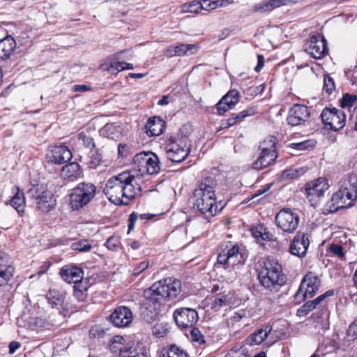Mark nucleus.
I'll return each instance as SVG.
<instances>
[{
	"label": "nucleus",
	"instance_id": "f257e3e1",
	"mask_svg": "<svg viewBox=\"0 0 357 357\" xmlns=\"http://www.w3.org/2000/svg\"><path fill=\"white\" fill-rule=\"evenodd\" d=\"M181 291V283L176 279L167 278L153 283L143 293L141 316L147 323L156 320L164 301L175 299Z\"/></svg>",
	"mask_w": 357,
	"mask_h": 357
},
{
	"label": "nucleus",
	"instance_id": "f03ea898",
	"mask_svg": "<svg viewBox=\"0 0 357 357\" xmlns=\"http://www.w3.org/2000/svg\"><path fill=\"white\" fill-rule=\"evenodd\" d=\"M138 176L126 171L111 177L103 189L104 194L115 205H128L142 192Z\"/></svg>",
	"mask_w": 357,
	"mask_h": 357
},
{
	"label": "nucleus",
	"instance_id": "7ed1b4c3",
	"mask_svg": "<svg viewBox=\"0 0 357 357\" xmlns=\"http://www.w3.org/2000/svg\"><path fill=\"white\" fill-rule=\"evenodd\" d=\"M258 279L262 287L273 291H277L285 284L287 276L278 260L269 256L266 258L258 271Z\"/></svg>",
	"mask_w": 357,
	"mask_h": 357
},
{
	"label": "nucleus",
	"instance_id": "20e7f679",
	"mask_svg": "<svg viewBox=\"0 0 357 357\" xmlns=\"http://www.w3.org/2000/svg\"><path fill=\"white\" fill-rule=\"evenodd\" d=\"M213 183L211 178H205L199 184L198 188L194 190L192 198L194 208L201 213H208L211 216L215 215L218 211Z\"/></svg>",
	"mask_w": 357,
	"mask_h": 357
},
{
	"label": "nucleus",
	"instance_id": "39448f33",
	"mask_svg": "<svg viewBox=\"0 0 357 357\" xmlns=\"http://www.w3.org/2000/svg\"><path fill=\"white\" fill-rule=\"evenodd\" d=\"M26 196L35 204L36 208L43 213H49L56 204L54 194L45 183L31 185L26 191Z\"/></svg>",
	"mask_w": 357,
	"mask_h": 357
},
{
	"label": "nucleus",
	"instance_id": "423d86ee",
	"mask_svg": "<svg viewBox=\"0 0 357 357\" xmlns=\"http://www.w3.org/2000/svg\"><path fill=\"white\" fill-rule=\"evenodd\" d=\"M167 158L172 162H183L190 152V144L187 135L178 133L172 135L165 146Z\"/></svg>",
	"mask_w": 357,
	"mask_h": 357
},
{
	"label": "nucleus",
	"instance_id": "0eeeda50",
	"mask_svg": "<svg viewBox=\"0 0 357 357\" xmlns=\"http://www.w3.org/2000/svg\"><path fill=\"white\" fill-rule=\"evenodd\" d=\"M96 187L91 183L77 184L69 195V205L74 211L86 206L96 196Z\"/></svg>",
	"mask_w": 357,
	"mask_h": 357
},
{
	"label": "nucleus",
	"instance_id": "6e6552de",
	"mask_svg": "<svg viewBox=\"0 0 357 357\" xmlns=\"http://www.w3.org/2000/svg\"><path fill=\"white\" fill-rule=\"evenodd\" d=\"M356 201V188L348 183V185L342 186L333 195L327 206L330 212H335L339 209L353 206Z\"/></svg>",
	"mask_w": 357,
	"mask_h": 357
},
{
	"label": "nucleus",
	"instance_id": "1a4fd4ad",
	"mask_svg": "<svg viewBox=\"0 0 357 357\" xmlns=\"http://www.w3.org/2000/svg\"><path fill=\"white\" fill-rule=\"evenodd\" d=\"M321 287V279L312 272L306 273L302 279L299 288L294 295L296 303L304 301L307 296L313 297Z\"/></svg>",
	"mask_w": 357,
	"mask_h": 357
},
{
	"label": "nucleus",
	"instance_id": "9d476101",
	"mask_svg": "<svg viewBox=\"0 0 357 357\" xmlns=\"http://www.w3.org/2000/svg\"><path fill=\"white\" fill-rule=\"evenodd\" d=\"M248 258L245 249H241L237 244L232 245L227 250H222L217 257V262L223 265L225 268L237 264H243Z\"/></svg>",
	"mask_w": 357,
	"mask_h": 357
},
{
	"label": "nucleus",
	"instance_id": "9b49d317",
	"mask_svg": "<svg viewBox=\"0 0 357 357\" xmlns=\"http://www.w3.org/2000/svg\"><path fill=\"white\" fill-rule=\"evenodd\" d=\"M275 222L278 229L284 232L292 234L299 225L300 218L291 208H283L277 213Z\"/></svg>",
	"mask_w": 357,
	"mask_h": 357
},
{
	"label": "nucleus",
	"instance_id": "f8f14e48",
	"mask_svg": "<svg viewBox=\"0 0 357 357\" xmlns=\"http://www.w3.org/2000/svg\"><path fill=\"white\" fill-rule=\"evenodd\" d=\"M321 118L324 125L334 131H337L345 126L344 112L335 107H325L321 113Z\"/></svg>",
	"mask_w": 357,
	"mask_h": 357
},
{
	"label": "nucleus",
	"instance_id": "ddd939ff",
	"mask_svg": "<svg viewBox=\"0 0 357 357\" xmlns=\"http://www.w3.org/2000/svg\"><path fill=\"white\" fill-rule=\"evenodd\" d=\"M305 51L314 59H321L328 52L327 41L321 35L312 36L304 46Z\"/></svg>",
	"mask_w": 357,
	"mask_h": 357
},
{
	"label": "nucleus",
	"instance_id": "4468645a",
	"mask_svg": "<svg viewBox=\"0 0 357 357\" xmlns=\"http://www.w3.org/2000/svg\"><path fill=\"white\" fill-rule=\"evenodd\" d=\"M174 319L179 328H192L198 321L197 312L192 308L183 307L176 309L174 312Z\"/></svg>",
	"mask_w": 357,
	"mask_h": 357
},
{
	"label": "nucleus",
	"instance_id": "2eb2a0df",
	"mask_svg": "<svg viewBox=\"0 0 357 357\" xmlns=\"http://www.w3.org/2000/svg\"><path fill=\"white\" fill-rule=\"evenodd\" d=\"M269 143L270 147L264 146L266 144L265 142H264L262 145L260 146L261 148L260 155L252 164V167L255 169L259 170L267 167L268 166L271 165L277 158L275 144L271 141Z\"/></svg>",
	"mask_w": 357,
	"mask_h": 357
},
{
	"label": "nucleus",
	"instance_id": "dca6fc26",
	"mask_svg": "<svg viewBox=\"0 0 357 357\" xmlns=\"http://www.w3.org/2000/svg\"><path fill=\"white\" fill-rule=\"evenodd\" d=\"M310 116V112L307 106L295 104L289 111L287 121L291 126H297L307 121Z\"/></svg>",
	"mask_w": 357,
	"mask_h": 357
},
{
	"label": "nucleus",
	"instance_id": "f3484780",
	"mask_svg": "<svg viewBox=\"0 0 357 357\" xmlns=\"http://www.w3.org/2000/svg\"><path fill=\"white\" fill-rule=\"evenodd\" d=\"M133 320V314L130 308L126 306L117 307L109 315V321L119 328L128 326Z\"/></svg>",
	"mask_w": 357,
	"mask_h": 357
},
{
	"label": "nucleus",
	"instance_id": "a211bd4d",
	"mask_svg": "<svg viewBox=\"0 0 357 357\" xmlns=\"http://www.w3.org/2000/svg\"><path fill=\"white\" fill-rule=\"evenodd\" d=\"M328 188L329 185L326 178L319 177L305 184V193L309 200L312 202L314 201L316 198L323 197Z\"/></svg>",
	"mask_w": 357,
	"mask_h": 357
},
{
	"label": "nucleus",
	"instance_id": "6ab92c4d",
	"mask_svg": "<svg viewBox=\"0 0 357 357\" xmlns=\"http://www.w3.org/2000/svg\"><path fill=\"white\" fill-rule=\"evenodd\" d=\"M310 242L304 232L298 231L294 236L289 247V252L296 256L303 257L305 255Z\"/></svg>",
	"mask_w": 357,
	"mask_h": 357
},
{
	"label": "nucleus",
	"instance_id": "aec40b11",
	"mask_svg": "<svg viewBox=\"0 0 357 357\" xmlns=\"http://www.w3.org/2000/svg\"><path fill=\"white\" fill-rule=\"evenodd\" d=\"M73 154L70 150L66 146H54L48 155V158L52 162L61 165L70 161Z\"/></svg>",
	"mask_w": 357,
	"mask_h": 357
},
{
	"label": "nucleus",
	"instance_id": "412c9836",
	"mask_svg": "<svg viewBox=\"0 0 357 357\" xmlns=\"http://www.w3.org/2000/svg\"><path fill=\"white\" fill-rule=\"evenodd\" d=\"M60 275L63 280L68 283L78 284L82 282L84 276L83 270L75 266H65L61 271Z\"/></svg>",
	"mask_w": 357,
	"mask_h": 357
},
{
	"label": "nucleus",
	"instance_id": "4be33fe9",
	"mask_svg": "<svg viewBox=\"0 0 357 357\" xmlns=\"http://www.w3.org/2000/svg\"><path fill=\"white\" fill-rule=\"evenodd\" d=\"M82 176L81 167L75 162L66 165L61 171V178L67 182H74L81 178Z\"/></svg>",
	"mask_w": 357,
	"mask_h": 357
},
{
	"label": "nucleus",
	"instance_id": "5701e85b",
	"mask_svg": "<svg viewBox=\"0 0 357 357\" xmlns=\"http://www.w3.org/2000/svg\"><path fill=\"white\" fill-rule=\"evenodd\" d=\"M252 236L256 241L263 245L266 241H272L275 240L274 235L267 230V228L262 224H258L250 229Z\"/></svg>",
	"mask_w": 357,
	"mask_h": 357
},
{
	"label": "nucleus",
	"instance_id": "b1692460",
	"mask_svg": "<svg viewBox=\"0 0 357 357\" xmlns=\"http://www.w3.org/2000/svg\"><path fill=\"white\" fill-rule=\"evenodd\" d=\"M15 47L16 42L10 36L0 40V61L8 59Z\"/></svg>",
	"mask_w": 357,
	"mask_h": 357
},
{
	"label": "nucleus",
	"instance_id": "393cba45",
	"mask_svg": "<svg viewBox=\"0 0 357 357\" xmlns=\"http://www.w3.org/2000/svg\"><path fill=\"white\" fill-rule=\"evenodd\" d=\"M122 128L119 123H108L100 130V135L114 140H118L121 136Z\"/></svg>",
	"mask_w": 357,
	"mask_h": 357
},
{
	"label": "nucleus",
	"instance_id": "a878e982",
	"mask_svg": "<svg viewBox=\"0 0 357 357\" xmlns=\"http://www.w3.org/2000/svg\"><path fill=\"white\" fill-rule=\"evenodd\" d=\"M198 50V47L196 45L193 44H180L174 47H169L167 52L169 53V56H183L185 55H192L195 54Z\"/></svg>",
	"mask_w": 357,
	"mask_h": 357
},
{
	"label": "nucleus",
	"instance_id": "bb28decb",
	"mask_svg": "<svg viewBox=\"0 0 357 357\" xmlns=\"http://www.w3.org/2000/svg\"><path fill=\"white\" fill-rule=\"evenodd\" d=\"M146 133L150 136H158L162 132L164 121L158 116H153L146 124Z\"/></svg>",
	"mask_w": 357,
	"mask_h": 357
},
{
	"label": "nucleus",
	"instance_id": "cd10ccee",
	"mask_svg": "<svg viewBox=\"0 0 357 357\" xmlns=\"http://www.w3.org/2000/svg\"><path fill=\"white\" fill-rule=\"evenodd\" d=\"M45 297L48 303L52 307H58L63 303L66 296L64 292L59 289H50Z\"/></svg>",
	"mask_w": 357,
	"mask_h": 357
},
{
	"label": "nucleus",
	"instance_id": "c85d7f7f",
	"mask_svg": "<svg viewBox=\"0 0 357 357\" xmlns=\"http://www.w3.org/2000/svg\"><path fill=\"white\" fill-rule=\"evenodd\" d=\"M292 0H269L264 1L255 6L257 12L271 11L282 6L288 4Z\"/></svg>",
	"mask_w": 357,
	"mask_h": 357
},
{
	"label": "nucleus",
	"instance_id": "c756f323",
	"mask_svg": "<svg viewBox=\"0 0 357 357\" xmlns=\"http://www.w3.org/2000/svg\"><path fill=\"white\" fill-rule=\"evenodd\" d=\"M271 330V327L268 325L257 330L248 336V343L252 345L261 344L267 337Z\"/></svg>",
	"mask_w": 357,
	"mask_h": 357
},
{
	"label": "nucleus",
	"instance_id": "7c9ffc66",
	"mask_svg": "<svg viewBox=\"0 0 357 357\" xmlns=\"http://www.w3.org/2000/svg\"><path fill=\"white\" fill-rule=\"evenodd\" d=\"M147 160V165L145 166L144 170L142 172V175L144 173L149 174H158L160 169V160L158 155L153 152H150V155Z\"/></svg>",
	"mask_w": 357,
	"mask_h": 357
},
{
	"label": "nucleus",
	"instance_id": "2f4dec72",
	"mask_svg": "<svg viewBox=\"0 0 357 357\" xmlns=\"http://www.w3.org/2000/svg\"><path fill=\"white\" fill-rule=\"evenodd\" d=\"M16 193L10 200V205L15 208L20 215L24 212L25 197L24 193L16 188Z\"/></svg>",
	"mask_w": 357,
	"mask_h": 357
},
{
	"label": "nucleus",
	"instance_id": "473e14b6",
	"mask_svg": "<svg viewBox=\"0 0 357 357\" xmlns=\"http://www.w3.org/2000/svg\"><path fill=\"white\" fill-rule=\"evenodd\" d=\"M150 152H142L136 154L133 158V164L139 173L142 175V172L144 170V167L147 165L146 162L148 161V158L149 157Z\"/></svg>",
	"mask_w": 357,
	"mask_h": 357
},
{
	"label": "nucleus",
	"instance_id": "72a5a7b5",
	"mask_svg": "<svg viewBox=\"0 0 357 357\" xmlns=\"http://www.w3.org/2000/svg\"><path fill=\"white\" fill-rule=\"evenodd\" d=\"M102 158V154L95 148L90 150L86 163L88 165L89 168L95 169L100 164Z\"/></svg>",
	"mask_w": 357,
	"mask_h": 357
},
{
	"label": "nucleus",
	"instance_id": "f704fd0d",
	"mask_svg": "<svg viewBox=\"0 0 357 357\" xmlns=\"http://www.w3.org/2000/svg\"><path fill=\"white\" fill-rule=\"evenodd\" d=\"M234 94L236 95V93L234 92H227L216 104L215 107L218 114L222 115L227 111L232 109V107L229 105L228 99L231 96L234 97Z\"/></svg>",
	"mask_w": 357,
	"mask_h": 357
},
{
	"label": "nucleus",
	"instance_id": "c9c22d12",
	"mask_svg": "<svg viewBox=\"0 0 357 357\" xmlns=\"http://www.w3.org/2000/svg\"><path fill=\"white\" fill-rule=\"evenodd\" d=\"M160 357H188V355L184 350L173 344L168 349L162 350Z\"/></svg>",
	"mask_w": 357,
	"mask_h": 357
},
{
	"label": "nucleus",
	"instance_id": "e433bc0d",
	"mask_svg": "<svg viewBox=\"0 0 357 357\" xmlns=\"http://www.w3.org/2000/svg\"><path fill=\"white\" fill-rule=\"evenodd\" d=\"M257 108L255 107H251L247 108L239 113L231 114L230 119H233L234 125L236 123L243 121L246 117L250 116L256 114Z\"/></svg>",
	"mask_w": 357,
	"mask_h": 357
},
{
	"label": "nucleus",
	"instance_id": "4c0bfd02",
	"mask_svg": "<svg viewBox=\"0 0 357 357\" xmlns=\"http://www.w3.org/2000/svg\"><path fill=\"white\" fill-rule=\"evenodd\" d=\"M357 104V95L345 93L343 95L341 101L340 106L342 108H351Z\"/></svg>",
	"mask_w": 357,
	"mask_h": 357
},
{
	"label": "nucleus",
	"instance_id": "58836bf2",
	"mask_svg": "<svg viewBox=\"0 0 357 357\" xmlns=\"http://www.w3.org/2000/svg\"><path fill=\"white\" fill-rule=\"evenodd\" d=\"M183 13H198L202 10L201 1H193L190 3H185L181 6Z\"/></svg>",
	"mask_w": 357,
	"mask_h": 357
},
{
	"label": "nucleus",
	"instance_id": "ea45409f",
	"mask_svg": "<svg viewBox=\"0 0 357 357\" xmlns=\"http://www.w3.org/2000/svg\"><path fill=\"white\" fill-rule=\"evenodd\" d=\"M305 170L303 168H290L283 171L282 176L284 179H296L303 174Z\"/></svg>",
	"mask_w": 357,
	"mask_h": 357
},
{
	"label": "nucleus",
	"instance_id": "a19ab883",
	"mask_svg": "<svg viewBox=\"0 0 357 357\" xmlns=\"http://www.w3.org/2000/svg\"><path fill=\"white\" fill-rule=\"evenodd\" d=\"M15 268L0 269V286L6 285L13 276Z\"/></svg>",
	"mask_w": 357,
	"mask_h": 357
},
{
	"label": "nucleus",
	"instance_id": "79ce46f5",
	"mask_svg": "<svg viewBox=\"0 0 357 357\" xmlns=\"http://www.w3.org/2000/svg\"><path fill=\"white\" fill-rule=\"evenodd\" d=\"M72 249L79 252H89L92 246L86 240H82L72 244Z\"/></svg>",
	"mask_w": 357,
	"mask_h": 357
},
{
	"label": "nucleus",
	"instance_id": "37998d69",
	"mask_svg": "<svg viewBox=\"0 0 357 357\" xmlns=\"http://www.w3.org/2000/svg\"><path fill=\"white\" fill-rule=\"evenodd\" d=\"M314 146V142L311 140H305L299 142L291 143L289 146L294 150L297 151H305L309 147H313Z\"/></svg>",
	"mask_w": 357,
	"mask_h": 357
},
{
	"label": "nucleus",
	"instance_id": "c03bdc74",
	"mask_svg": "<svg viewBox=\"0 0 357 357\" xmlns=\"http://www.w3.org/2000/svg\"><path fill=\"white\" fill-rule=\"evenodd\" d=\"M335 89V81L330 75H326L324 78L323 90L328 94H331Z\"/></svg>",
	"mask_w": 357,
	"mask_h": 357
},
{
	"label": "nucleus",
	"instance_id": "a18cd8bd",
	"mask_svg": "<svg viewBox=\"0 0 357 357\" xmlns=\"http://www.w3.org/2000/svg\"><path fill=\"white\" fill-rule=\"evenodd\" d=\"M78 138L79 140H82V144L84 147L88 148L90 150L96 148L94 139L90 135L81 132L79 134Z\"/></svg>",
	"mask_w": 357,
	"mask_h": 357
},
{
	"label": "nucleus",
	"instance_id": "49530a36",
	"mask_svg": "<svg viewBox=\"0 0 357 357\" xmlns=\"http://www.w3.org/2000/svg\"><path fill=\"white\" fill-rule=\"evenodd\" d=\"M327 250L341 259L344 258L343 247L340 244L331 243L329 245Z\"/></svg>",
	"mask_w": 357,
	"mask_h": 357
},
{
	"label": "nucleus",
	"instance_id": "de8ad7c7",
	"mask_svg": "<svg viewBox=\"0 0 357 357\" xmlns=\"http://www.w3.org/2000/svg\"><path fill=\"white\" fill-rule=\"evenodd\" d=\"M119 357H147L144 352H137L135 350L129 349H120Z\"/></svg>",
	"mask_w": 357,
	"mask_h": 357
},
{
	"label": "nucleus",
	"instance_id": "09e8293b",
	"mask_svg": "<svg viewBox=\"0 0 357 357\" xmlns=\"http://www.w3.org/2000/svg\"><path fill=\"white\" fill-rule=\"evenodd\" d=\"M312 303H312L310 301L304 303L301 307H299L298 309L297 312H296L297 316H298L300 317H305L308 313H310L311 311L316 309L314 307V304H312Z\"/></svg>",
	"mask_w": 357,
	"mask_h": 357
},
{
	"label": "nucleus",
	"instance_id": "8fccbe9b",
	"mask_svg": "<svg viewBox=\"0 0 357 357\" xmlns=\"http://www.w3.org/2000/svg\"><path fill=\"white\" fill-rule=\"evenodd\" d=\"M334 295V290L330 289L325 292L324 294H321L317 297L313 301H310L312 304H314V307L317 308L319 306H321L323 303H324V301L327 297L332 296Z\"/></svg>",
	"mask_w": 357,
	"mask_h": 357
},
{
	"label": "nucleus",
	"instance_id": "3c124183",
	"mask_svg": "<svg viewBox=\"0 0 357 357\" xmlns=\"http://www.w3.org/2000/svg\"><path fill=\"white\" fill-rule=\"evenodd\" d=\"M191 339L193 342H198L199 344L206 343L204 335L201 333L200 331L195 327H192L190 331Z\"/></svg>",
	"mask_w": 357,
	"mask_h": 357
},
{
	"label": "nucleus",
	"instance_id": "603ef678",
	"mask_svg": "<svg viewBox=\"0 0 357 357\" xmlns=\"http://www.w3.org/2000/svg\"><path fill=\"white\" fill-rule=\"evenodd\" d=\"M13 267V261L10 256L5 252H0V269Z\"/></svg>",
	"mask_w": 357,
	"mask_h": 357
},
{
	"label": "nucleus",
	"instance_id": "864d4df0",
	"mask_svg": "<svg viewBox=\"0 0 357 357\" xmlns=\"http://www.w3.org/2000/svg\"><path fill=\"white\" fill-rule=\"evenodd\" d=\"M227 296H221L220 297L215 298L212 303V308L215 310H219L222 307L225 306L227 303Z\"/></svg>",
	"mask_w": 357,
	"mask_h": 357
},
{
	"label": "nucleus",
	"instance_id": "5fc2aeb1",
	"mask_svg": "<svg viewBox=\"0 0 357 357\" xmlns=\"http://www.w3.org/2000/svg\"><path fill=\"white\" fill-rule=\"evenodd\" d=\"M347 335L350 340L357 339V319L350 324L347 331Z\"/></svg>",
	"mask_w": 357,
	"mask_h": 357
},
{
	"label": "nucleus",
	"instance_id": "6e6d98bb",
	"mask_svg": "<svg viewBox=\"0 0 357 357\" xmlns=\"http://www.w3.org/2000/svg\"><path fill=\"white\" fill-rule=\"evenodd\" d=\"M126 62L123 61H114L110 63L108 67V70L114 74L117 72L122 71L125 70Z\"/></svg>",
	"mask_w": 357,
	"mask_h": 357
},
{
	"label": "nucleus",
	"instance_id": "4d7b16f0",
	"mask_svg": "<svg viewBox=\"0 0 357 357\" xmlns=\"http://www.w3.org/2000/svg\"><path fill=\"white\" fill-rule=\"evenodd\" d=\"M79 286L80 284H79L74 285V296L79 301H83L86 296V291H87V288H84V289H79Z\"/></svg>",
	"mask_w": 357,
	"mask_h": 357
},
{
	"label": "nucleus",
	"instance_id": "13d9d810",
	"mask_svg": "<svg viewBox=\"0 0 357 357\" xmlns=\"http://www.w3.org/2000/svg\"><path fill=\"white\" fill-rule=\"evenodd\" d=\"M119 241L117 238L109 237L105 243V245L110 250L114 251L119 246Z\"/></svg>",
	"mask_w": 357,
	"mask_h": 357
},
{
	"label": "nucleus",
	"instance_id": "bf43d9fd",
	"mask_svg": "<svg viewBox=\"0 0 357 357\" xmlns=\"http://www.w3.org/2000/svg\"><path fill=\"white\" fill-rule=\"evenodd\" d=\"M149 263L148 261H143L140 262L134 269L133 275L138 276L140 273L148 268Z\"/></svg>",
	"mask_w": 357,
	"mask_h": 357
},
{
	"label": "nucleus",
	"instance_id": "052dcab7",
	"mask_svg": "<svg viewBox=\"0 0 357 357\" xmlns=\"http://www.w3.org/2000/svg\"><path fill=\"white\" fill-rule=\"evenodd\" d=\"M232 3V0H216L209 1L208 5L211 6V10H213L219 6H224Z\"/></svg>",
	"mask_w": 357,
	"mask_h": 357
},
{
	"label": "nucleus",
	"instance_id": "680f3d73",
	"mask_svg": "<svg viewBox=\"0 0 357 357\" xmlns=\"http://www.w3.org/2000/svg\"><path fill=\"white\" fill-rule=\"evenodd\" d=\"M137 218H138V215L135 212H132L129 215V218H128V233L130 232L132 230L134 229L135 225V223H136V221H137Z\"/></svg>",
	"mask_w": 357,
	"mask_h": 357
},
{
	"label": "nucleus",
	"instance_id": "e2e57ef3",
	"mask_svg": "<svg viewBox=\"0 0 357 357\" xmlns=\"http://www.w3.org/2000/svg\"><path fill=\"white\" fill-rule=\"evenodd\" d=\"M272 185H273V183H268V184L266 185L263 188L257 190L254 195H252L250 197L248 198V201L265 193L271 188Z\"/></svg>",
	"mask_w": 357,
	"mask_h": 357
},
{
	"label": "nucleus",
	"instance_id": "0e129e2a",
	"mask_svg": "<svg viewBox=\"0 0 357 357\" xmlns=\"http://www.w3.org/2000/svg\"><path fill=\"white\" fill-rule=\"evenodd\" d=\"M229 92H234L236 93V95L234 94V97L231 96L228 99L229 105L233 108L234 105L238 102L239 93L235 89L230 90Z\"/></svg>",
	"mask_w": 357,
	"mask_h": 357
},
{
	"label": "nucleus",
	"instance_id": "69168bd1",
	"mask_svg": "<svg viewBox=\"0 0 357 357\" xmlns=\"http://www.w3.org/2000/svg\"><path fill=\"white\" fill-rule=\"evenodd\" d=\"M264 57L263 55L258 54L257 55V64L255 68V70L257 73H259L262 68L264 67Z\"/></svg>",
	"mask_w": 357,
	"mask_h": 357
},
{
	"label": "nucleus",
	"instance_id": "338daca9",
	"mask_svg": "<svg viewBox=\"0 0 357 357\" xmlns=\"http://www.w3.org/2000/svg\"><path fill=\"white\" fill-rule=\"evenodd\" d=\"M128 146L125 144H119L118 146L119 155L121 157H126L128 152Z\"/></svg>",
	"mask_w": 357,
	"mask_h": 357
},
{
	"label": "nucleus",
	"instance_id": "774afa93",
	"mask_svg": "<svg viewBox=\"0 0 357 357\" xmlns=\"http://www.w3.org/2000/svg\"><path fill=\"white\" fill-rule=\"evenodd\" d=\"M348 181L351 185H353L354 188H356L357 191V174H349Z\"/></svg>",
	"mask_w": 357,
	"mask_h": 357
}]
</instances>
